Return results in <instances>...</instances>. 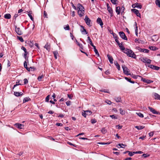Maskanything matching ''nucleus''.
<instances>
[{
	"instance_id": "nucleus-1",
	"label": "nucleus",
	"mask_w": 160,
	"mask_h": 160,
	"mask_svg": "<svg viewBox=\"0 0 160 160\" xmlns=\"http://www.w3.org/2000/svg\"><path fill=\"white\" fill-rule=\"evenodd\" d=\"M123 52L126 54L129 57L132 58L134 59L136 58V55L133 52V51L129 49L125 48L124 50H123Z\"/></svg>"
},
{
	"instance_id": "nucleus-2",
	"label": "nucleus",
	"mask_w": 160,
	"mask_h": 160,
	"mask_svg": "<svg viewBox=\"0 0 160 160\" xmlns=\"http://www.w3.org/2000/svg\"><path fill=\"white\" fill-rule=\"evenodd\" d=\"M142 61L144 63L150 64L151 63V60L147 58H144V57H142L140 58Z\"/></svg>"
},
{
	"instance_id": "nucleus-3",
	"label": "nucleus",
	"mask_w": 160,
	"mask_h": 160,
	"mask_svg": "<svg viewBox=\"0 0 160 160\" xmlns=\"http://www.w3.org/2000/svg\"><path fill=\"white\" fill-rule=\"evenodd\" d=\"M92 113L90 110L84 111V112H82V115L84 117H86V115H90Z\"/></svg>"
},
{
	"instance_id": "nucleus-4",
	"label": "nucleus",
	"mask_w": 160,
	"mask_h": 160,
	"mask_svg": "<svg viewBox=\"0 0 160 160\" xmlns=\"http://www.w3.org/2000/svg\"><path fill=\"white\" fill-rule=\"evenodd\" d=\"M122 68L123 69V72L125 74L127 75L131 74L130 73H129V70L125 66H122Z\"/></svg>"
},
{
	"instance_id": "nucleus-5",
	"label": "nucleus",
	"mask_w": 160,
	"mask_h": 160,
	"mask_svg": "<svg viewBox=\"0 0 160 160\" xmlns=\"http://www.w3.org/2000/svg\"><path fill=\"white\" fill-rule=\"evenodd\" d=\"M119 34L122 39L127 40L128 38L124 33L123 32H119Z\"/></svg>"
},
{
	"instance_id": "nucleus-6",
	"label": "nucleus",
	"mask_w": 160,
	"mask_h": 160,
	"mask_svg": "<svg viewBox=\"0 0 160 160\" xmlns=\"http://www.w3.org/2000/svg\"><path fill=\"white\" fill-rule=\"evenodd\" d=\"M84 20L85 22L89 26H91L90 25V22L91 21V20L88 18L87 16L86 15L85 17V18L84 19Z\"/></svg>"
},
{
	"instance_id": "nucleus-7",
	"label": "nucleus",
	"mask_w": 160,
	"mask_h": 160,
	"mask_svg": "<svg viewBox=\"0 0 160 160\" xmlns=\"http://www.w3.org/2000/svg\"><path fill=\"white\" fill-rule=\"evenodd\" d=\"M115 41L116 42H117V43L118 44V45L119 46V47L122 50H124L125 49V48L124 47V46L122 45V43H121L119 42L118 40V39H116L115 40Z\"/></svg>"
},
{
	"instance_id": "nucleus-8",
	"label": "nucleus",
	"mask_w": 160,
	"mask_h": 160,
	"mask_svg": "<svg viewBox=\"0 0 160 160\" xmlns=\"http://www.w3.org/2000/svg\"><path fill=\"white\" fill-rule=\"evenodd\" d=\"M132 11L133 12L135 13V14L138 16L140 18L141 17V15L139 12L138 10L135 9H131Z\"/></svg>"
},
{
	"instance_id": "nucleus-9",
	"label": "nucleus",
	"mask_w": 160,
	"mask_h": 160,
	"mask_svg": "<svg viewBox=\"0 0 160 160\" xmlns=\"http://www.w3.org/2000/svg\"><path fill=\"white\" fill-rule=\"evenodd\" d=\"M77 7L78 10H80L82 11L83 12H85L84 8L82 5L79 3L77 5Z\"/></svg>"
},
{
	"instance_id": "nucleus-10",
	"label": "nucleus",
	"mask_w": 160,
	"mask_h": 160,
	"mask_svg": "<svg viewBox=\"0 0 160 160\" xmlns=\"http://www.w3.org/2000/svg\"><path fill=\"white\" fill-rule=\"evenodd\" d=\"M14 126L19 129H21L23 128L24 125L19 123H16L14 125Z\"/></svg>"
},
{
	"instance_id": "nucleus-11",
	"label": "nucleus",
	"mask_w": 160,
	"mask_h": 160,
	"mask_svg": "<svg viewBox=\"0 0 160 160\" xmlns=\"http://www.w3.org/2000/svg\"><path fill=\"white\" fill-rule=\"evenodd\" d=\"M15 31L18 35H20L22 34V32L20 30V28H17L16 26H15Z\"/></svg>"
},
{
	"instance_id": "nucleus-12",
	"label": "nucleus",
	"mask_w": 160,
	"mask_h": 160,
	"mask_svg": "<svg viewBox=\"0 0 160 160\" xmlns=\"http://www.w3.org/2000/svg\"><path fill=\"white\" fill-rule=\"evenodd\" d=\"M148 108L150 111L152 112L154 114H158V112L152 108L150 107H148Z\"/></svg>"
},
{
	"instance_id": "nucleus-13",
	"label": "nucleus",
	"mask_w": 160,
	"mask_h": 160,
	"mask_svg": "<svg viewBox=\"0 0 160 160\" xmlns=\"http://www.w3.org/2000/svg\"><path fill=\"white\" fill-rule=\"evenodd\" d=\"M141 80L143 81L144 82L147 83H150L151 82H153V81H151L150 80H148L145 78H142L141 79Z\"/></svg>"
},
{
	"instance_id": "nucleus-14",
	"label": "nucleus",
	"mask_w": 160,
	"mask_h": 160,
	"mask_svg": "<svg viewBox=\"0 0 160 160\" xmlns=\"http://www.w3.org/2000/svg\"><path fill=\"white\" fill-rule=\"evenodd\" d=\"M153 97L155 99L160 100V95L156 93H154Z\"/></svg>"
},
{
	"instance_id": "nucleus-15",
	"label": "nucleus",
	"mask_w": 160,
	"mask_h": 160,
	"mask_svg": "<svg viewBox=\"0 0 160 160\" xmlns=\"http://www.w3.org/2000/svg\"><path fill=\"white\" fill-rule=\"evenodd\" d=\"M97 22L98 24H99L102 27L103 23L101 19L100 18H98L97 19Z\"/></svg>"
},
{
	"instance_id": "nucleus-16",
	"label": "nucleus",
	"mask_w": 160,
	"mask_h": 160,
	"mask_svg": "<svg viewBox=\"0 0 160 160\" xmlns=\"http://www.w3.org/2000/svg\"><path fill=\"white\" fill-rule=\"evenodd\" d=\"M14 94L16 96L19 97L22 96L23 94V93L22 92H14Z\"/></svg>"
},
{
	"instance_id": "nucleus-17",
	"label": "nucleus",
	"mask_w": 160,
	"mask_h": 160,
	"mask_svg": "<svg viewBox=\"0 0 160 160\" xmlns=\"http://www.w3.org/2000/svg\"><path fill=\"white\" fill-rule=\"evenodd\" d=\"M139 51L140 52H145V53H148L149 52V50L148 49H142L140 48L139 49Z\"/></svg>"
},
{
	"instance_id": "nucleus-18",
	"label": "nucleus",
	"mask_w": 160,
	"mask_h": 160,
	"mask_svg": "<svg viewBox=\"0 0 160 160\" xmlns=\"http://www.w3.org/2000/svg\"><path fill=\"white\" fill-rule=\"evenodd\" d=\"M44 48L46 49L49 51L50 50V45L48 44V43H47L44 46Z\"/></svg>"
},
{
	"instance_id": "nucleus-19",
	"label": "nucleus",
	"mask_w": 160,
	"mask_h": 160,
	"mask_svg": "<svg viewBox=\"0 0 160 160\" xmlns=\"http://www.w3.org/2000/svg\"><path fill=\"white\" fill-rule=\"evenodd\" d=\"M120 7L119 6L117 7L116 8V12L118 15L120 14L121 12Z\"/></svg>"
},
{
	"instance_id": "nucleus-20",
	"label": "nucleus",
	"mask_w": 160,
	"mask_h": 160,
	"mask_svg": "<svg viewBox=\"0 0 160 160\" xmlns=\"http://www.w3.org/2000/svg\"><path fill=\"white\" fill-rule=\"evenodd\" d=\"M107 57H108V58L109 60L110 63L111 64H112L113 63V59L112 56L109 55V54H108L107 55Z\"/></svg>"
},
{
	"instance_id": "nucleus-21",
	"label": "nucleus",
	"mask_w": 160,
	"mask_h": 160,
	"mask_svg": "<svg viewBox=\"0 0 160 160\" xmlns=\"http://www.w3.org/2000/svg\"><path fill=\"white\" fill-rule=\"evenodd\" d=\"M20 81H22L21 80H17L16 82V84L14 85L13 88V89L14 88L16 87V86L19 85H22V84L21 83H19L20 82Z\"/></svg>"
},
{
	"instance_id": "nucleus-22",
	"label": "nucleus",
	"mask_w": 160,
	"mask_h": 160,
	"mask_svg": "<svg viewBox=\"0 0 160 160\" xmlns=\"http://www.w3.org/2000/svg\"><path fill=\"white\" fill-rule=\"evenodd\" d=\"M151 68L152 69L154 70H158L160 69V67L157 66H154L153 65H152V66H151Z\"/></svg>"
},
{
	"instance_id": "nucleus-23",
	"label": "nucleus",
	"mask_w": 160,
	"mask_h": 160,
	"mask_svg": "<svg viewBox=\"0 0 160 160\" xmlns=\"http://www.w3.org/2000/svg\"><path fill=\"white\" fill-rule=\"evenodd\" d=\"M4 18L7 19H10L11 18V15L9 13H7L4 15Z\"/></svg>"
},
{
	"instance_id": "nucleus-24",
	"label": "nucleus",
	"mask_w": 160,
	"mask_h": 160,
	"mask_svg": "<svg viewBox=\"0 0 160 160\" xmlns=\"http://www.w3.org/2000/svg\"><path fill=\"white\" fill-rule=\"evenodd\" d=\"M54 57L56 59L57 58V56L58 55V53L57 51H55L53 52Z\"/></svg>"
},
{
	"instance_id": "nucleus-25",
	"label": "nucleus",
	"mask_w": 160,
	"mask_h": 160,
	"mask_svg": "<svg viewBox=\"0 0 160 160\" xmlns=\"http://www.w3.org/2000/svg\"><path fill=\"white\" fill-rule=\"evenodd\" d=\"M76 43L77 44V45L79 46V47L81 48V49H83V46L82 44L80 43L76 39Z\"/></svg>"
},
{
	"instance_id": "nucleus-26",
	"label": "nucleus",
	"mask_w": 160,
	"mask_h": 160,
	"mask_svg": "<svg viewBox=\"0 0 160 160\" xmlns=\"http://www.w3.org/2000/svg\"><path fill=\"white\" fill-rule=\"evenodd\" d=\"M78 14L80 17H82L84 13L85 12H83L82 11H80V10H78Z\"/></svg>"
},
{
	"instance_id": "nucleus-27",
	"label": "nucleus",
	"mask_w": 160,
	"mask_h": 160,
	"mask_svg": "<svg viewBox=\"0 0 160 160\" xmlns=\"http://www.w3.org/2000/svg\"><path fill=\"white\" fill-rule=\"evenodd\" d=\"M44 77V76L42 74L40 76H39L37 79L39 81H42V79Z\"/></svg>"
},
{
	"instance_id": "nucleus-28",
	"label": "nucleus",
	"mask_w": 160,
	"mask_h": 160,
	"mask_svg": "<svg viewBox=\"0 0 160 160\" xmlns=\"http://www.w3.org/2000/svg\"><path fill=\"white\" fill-rule=\"evenodd\" d=\"M135 128H137L138 130H140L142 129L143 128H144L145 127H143L142 126H136L135 127Z\"/></svg>"
},
{
	"instance_id": "nucleus-29",
	"label": "nucleus",
	"mask_w": 160,
	"mask_h": 160,
	"mask_svg": "<svg viewBox=\"0 0 160 160\" xmlns=\"http://www.w3.org/2000/svg\"><path fill=\"white\" fill-rule=\"evenodd\" d=\"M125 78L126 80H127V81L130 82L131 83H134V82L133 81H132L131 80V79L130 78H129L127 77H125Z\"/></svg>"
},
{
	"instance_id": "nucleus-30",
	"label": "nucleus",
	"mask_w": 160,
	"mask_h": 160,
	"mask_svg": "<svg viewBox=\"0 0 160 160\" xmlns=\"http://www.w3.org/2000/svg\"><path fill=\"white\" fill-rule=\"evenodd\" d=\"M114 64L116 66L117 68L119 70H120V66L117 61L114 62Z\"/></svg>"
},
{
	"instance_id": "nucleus-31",
	"label": "nucleus",
	"mask_w": 160,
	"mask_h": 160,
	"mask_svg": "<svg viewBox=\"0 0 160 160\" xmlns=\"http://www.w3.org/2000/svg\"><path fill=\"white\" fill-rule=\"evenodd\" d=\"M135 7L140 9H141L142 8V5L137 2L135 3Z\"/></svg>"
},
{
	"instance_id": "nucleus-32",
	"label": "nucleus",
	"mask_w": 160,
	"mask_h": 160,
	"mask_svg": "<svg viewBox=\"0 0 160 160\" xmlns=\"http://www.w3.org/2000/svg\"><path fill=\"white\" fill-rule=\"evenodd\" d=\"M135 26H136L135 29V33H136V35L137 36L138 34V26H137V23L136 22H135Z\"/></svg>"
},
{
	"instance_id": "nucleus-33",
	"label": "nucleus",
	"mask_w": 160,
	"mask_h": 160,
	"mask_svg": "<svg viewBox=\"0 0 160 160\" xmlns=\"http://www.w3.org/2000/svg\"><path fill=\"white\" fill-rule=\"evenodd\" d=\"M155 3L159 8H160V0H156Z\"/></svg>"
},
{
	"instance_id": "nucleus-34",
	"label": "nucleus",
	"mask_w": 160,
	"mask_h": 160,
	"mask_svg": "<svg viewBox=\"0 0 160 160\" xmlns=\"http://www.w3.org/2000/svg\"><path fill=\"white\" fill-rule=\"evenodd\" d=\"M81 27L83 28V30H81V31L82 32H84L85 34H87L88 32L86 31V30L84 28V27L83 26H81Z\"/></svg>"
},
{
	"instance_id": "nucleus-35",
	"label": "nucleus",
	"mask_w": 160,
	"mask_h": 160,
	"mask_svg": "<svg viewBox=\"0 0 160 160\" xmlns=\"http://www.w3.org/2000/svg\"><path fill=\"white\" fill-rule=\"evenodd\" d=\"M120 113L122 115H124L125 114V111L123 110L121 108H120L119 109Z\"/></svg>"
},
{
	"instance_id": "nucleus-36",
	"label": "nucleus",
	"mask_w": 160,
	"mask_h": 160,
	"mask_svg": "<svg viewBox=\"0 0 160 160\" xmlns=\"http://www.w3.org/2000/svg\"><path fill=\"white\" fill-rule=\"evenodd\" d=\"M149 48L151 50H156L158 49V48L154 46H151L149 47Z\"/></svg>"
},
{
	"instance_id": "nucleus-37",
	"label": "nucleus",
	"mask_w": 160,
	"mask_h": 160,
	"mask_svg": "<svg viewBox=\"0 0 160 160\" xmlns=\"http://www.w3.org/2000/svg\"><path fill=\"white\" fill-rule=\"evenodd\" d=\"M64 28L65 30H69L70 27L68 24L64 26Z\"/></svg>"
},
{
	"instance_id": "nucleus-38",
	"label": "nucleus",
	"mask_w": 160,
	"mask_h": 160,
	"mask_svg": "<svg viewBox=\"0 0 160 160\" xmlns=\"http://www.w3.org/2000/svg\"><path fill=\"white\" fill-rule=\"evenodd\" d=\"M88 40L89 41L88 42L91 45H93V43L92 42V40L90 39V37H88Z\"/></svg>"
},
{
	"instance_id": "nucleus-39",
	"label": "nucleus",
	"mask_w": 160,
	"mask_h": 160,
	"mask_svg": "<svg viewBox=\"0 0 160 160\" xmlns=\"http://www.w3.org/2000/svg\"><path fill=\"white\" fill-rule=\"evenodd\" d=\"M115 99L117 102H119L121 101V98L120 97L116 98Z\"/></svg>"
},
{
	"instance_id": "nucleus-40",
	"label": "nucleus",
	"mask_w": 160,
	"mask_h": 160,
	"mask_svg": "<svg viewBox=\"0 0 160 160\" xmlns=\"http://www.w3.org/2000/svg\"><path fill=\"white\" fill-rule=\"evenodd\" d=\"M17 38L21 42H23L24 41V40L21 37H19L17 36Z\"/></svg>"
},
{
	"instance_id": "nucleus-41",
	"label": "nucleus",
	"mask_w": 160,
	"mask_h": 160,
	"mask_svg": "<svg viewBox=\"0 0 160 160\" xmlns=\"http://www.w3.org/2000/svg\"><path fill=\"white\" fill-rule=\"evenodd\" d=\"M30 99V98H29V97H26L25 98H24L23 101V102H28L29 101V100Z\"/></svg>"
},
{
	"instance_id": "nucleus-42",
	"label": "nucleus",
	"mask_w": 160,
	"mask_h": 160,
	"mask_svg": "<svg viewBox=\"0 0 160 160\" xmlns=\"http://www.w3.org/2000/svg\"><path fill=\"white\" fill-rule=\"evenodd\" d=\"M136 114L140 118L143 117V115L141 112H137Z\"/></svg>"
},
{
	"instance_id": "nucleus-43",
	"label": "nucleus",
	"mask_w": 160,
	"mask_h": 160,
	"mask_svg": "<svg viewBox=\"0 0 160 160\" xmlns=\"http://www.w3.org/2000/svg\"><path fill=\"white\" fill-rule=\"evenodd\" d=\"M135 153V152H132L129 151V152H128V155L130 156H132Z\"/></svg>"
},
{
	"instance_id": "nucleus-44",
	"label": "nucleus",
	"mask_w": 160,
	"mask_h": 160,
	"mask_svg": "<svg viewBox=\"0 0 160 160\" xmlns=\"http://www.w3.org/2000/svg\"><path fill=\"white\" fill-rule=\"evenodd\" d=\"M101 132H102L103 134H104L105 133H106L107 132V131L106 129H105V128H102L101 130Z\"/></svg>"
},
{
	"instance_id": "nucleus-45",
	"label": "nucleus",
	"mask_w": 160,
	"mask_h": 160,
	"mask_svg": "<svg viewBox=\"0 0 160 160\" xmlns=\"http://www.w3.org/2000/svg\"><path fill=\"white\" fill-rule=\"evenodd\" d=\"M126 146V145H125L124 144H123L122 143H120L119 144H118V146H117V147L118 148H119V147H118V146H120L121 148H123L124 147H123L122 146Z\"/></svg>"
},
{
	"instance_id": "nucleus-46",
	"label": "nucleus",
	"mask_w": 160,
	"mask_h": 160,
	"mask_svg": "<svg viewBox=\"0 0 160 160\" xmlns=\"http://www.w3.org/2000/svg\"><path fill=\"white\" fill-rule=\"evenodd\" d=\"M50 95H48V96H47V97L46 98H45V101L46 102H48L49 100V98H50Z\"/></svg>"
},
{
	"instance_id": "nucleus-47",
	"label": "nucleus",
	"mask_w": 160,
	"mask_h": 160,
	"mask_svg": "<svg viewBox=\"0 0 160 160\" xmlns=\"http://www.w3.org/2000/svg\"><path fill=\"white\" fill-rule=\"evenodd\" d=\"M94 51L96 54V55H97L98 56H99V53L98 52V50L96 49V48L94 49Z\"/></svg>"
},
{
	"instance_id": "nucleus-48",
	"label": "nucleus",
	"mask_w": 160,
	"mask_h": 160,
	"mask_svg": "<svg viewBox=\"0 0 160 160\" xmlns=\"http://www.w3.org/2000/svg\"><path fill=\"white\" fill-rule=\"evenodd\" d=\"M23 81H24V84H26L28 82V80L27 78H25Z\"/></svg>"
},
{
	"instance_id": "nucleus-49",
	"label": "nucleus",
	"mask_w": 160,
	"mask_h": 160,
	"mask_svg": "<svg viewBox=\"0 0 160 160\" xmlns=\"http://www.w3.org/2000/svg\"><path fill=\"white\" fill-rule=\"evenodd\" d=\"M48 14L47 12L45 11H44L43 16L44 18H47Z\"/></svg>"
},
{
	"instance_id": "nucleus-50",
	"label": "nucleus",
	"mask_w": 160,
	"mask_h": 160,
	"mask_svg": "<svg viewBox=\"0 0 160 160\" xmlns=\"http://www.w3.org/2000/svg\"><path fill=\"white\" fill-rule=\"evenodd\" d=\"M110 143H108V142L105 143V142H102L98 143V144H102V145L108 144H109Z\"/></svg>"
},
{
	"instance_id": "nucleus-51",
	"label": "nucleus",
	"mask_w": 160,
	"mask_h": 160,
	"mask_svg": "<svg viewBox=\"0 0 160 160\" xmlns=\"http://www.w3.org/2000/svg\"><path fill=\"white\" fill-rule=\"evenodd\" d=\"M97 122V120L96 119H92L91 120V123L92 124H94L95 123Z\"/></svg>"
},
{
	"instance_id": "nucleus-52",
	"label": "nucleus",
	"mask_w": 160,
	"mask_h": 160,
	"mask_svg": "<svg viewBox=\"0 0 160 160\" xmlns=\"http://www.w3.org/2000/svg\"><path fill=\"white\" fill-rule=\"evenodd\" d=\"M107 9L109 12H113L112 8L110 7L107 8Z\"/></svg>"
},
{
	"instance_id": "nucleus-53",
	"label": "nucleus",
	"mask_w": 160,
	"mask_h": 160,
	"mask_svg": "<svg viewBox=\"0 0 160 160\" xmlns=\"http://www.w3.org/2000/svg\"><path fill=\"white\" fill-rule=\"evenodd\" d=\"M138 75H133V74H132V77L134 78H137L138 77Z\"/></svg>"
},
{
	"instance_id": "nucleus-54",
	"label": "nucleus",
	"mask_w": 160,
	"mask_h": 160,
	"mask_svg": "<svg viewBox=\"0 0 160 160\" xmlns=\"http://www.w3.org/2000/svg\"><path fill=\"white\" fill-rule=\"evenodd\" d=\"M117 0H111V2L113 4H116V2Z\"/></svg>"
},
{
	"instance_id": "nucleus-55",
	"label": "nucleus",
	"mask_w": 160,
	"mask_h": 160,
	"mask_svg": "<svg viewBox=\"0 0 160 160\" xmlns=\"http://www.w3.org/2000/svg\"><path fill=\"white\" fill-rule=\"evenodd\" d=\"M110 117L112 118H113L114 119H116L117 118L114 115H111L110 116Z\"/></svg>"
},
{
	"instance_id": "nucleus-56",
	"label": "nucleus",
	"mask_w": 160,
	"mask_h": 160,
	"mask_svg": "<svg viewBox=\"0 0 160 160\" xmlns=\"http://www.w3.org/2000/svg\"><path fill=\"white\" fill-rule=\"evenodd\" d=\"M101 91L102 92H106V93H109V91L108 90H106V89H103Z\"/></svg>"
},
{
	"instance_id": "nucleus-57",
	"label": "nucleus",
	"mask_w": 160,
	"mask_h": 160,
	"mask_svg": "<svg viewBox=\"0 0 160 160\" xmlns=\"http://www.w3.org/2000/svg\"><path fill=\"white\" fill-rule=\"evenodd\" d=\"M106 102L109 105H110L112 104L111 102L109 100H107L106 101Z\"/></svg>"
},
{
	"instance_id": "nucleus-58",
	"label": "nucleus",
	"mask_w": 160,
	"mask_h": 160,
	"mask_svg": "<svg viewBox=\"0 0 160 160\" xmlns=\"http://www.w3.org/2000/svg\"><path fill=\"white\" fill-rule=\"evenodd\" d=\"M56 125L58 126H62L63 124L61 123H57Z\"/></svg>"
},
{
	"instance_id": "nucleus-59",
	"label": "nucleus",
	"mask_w": 160,
	"mask_h": 160,
	"mask_svg": "<svg viewBox=\"0 0 160 160\" xmlns=\"http://www.w3.org/2000/svg\"><path fill=\"white\" fill-rule=\"evenodd\" d=\"M68 98H69L70 99H72V95L71 94H69L68 95Z\"/></svg>"
},
{
	"instance_id": "nucleus-60",
	"label": "nucleus",
	"mask_w": 160,
	"mask_h": 160,
	"mask_svg": "<svg viewBox=\"0 0 160 160\" xmlns=\"http://www.w3.org/2000/svg\"><path fill=\"white\" fill-rule=\"evenodd\" d=\"M116 127L118 128V129H120L122 128V126H120L119 125H116Z\"/></svg>"
},
{
	"instance_id": "nucleus-61",
	"label": "nucleus",
	"mask_w": 160,
	"mask_h": 160,
	"mask_svg": "<svg viewBox=\"0 0 160 160\" xmlns=\"http://www.w3.org/2000/svg\"><path fill=\"white\" fill-rule=\"evenodd\" d=\"M71 102L70 101H67L66 104L68 106H69L70 105Z\"/></svg>"
},
{
	"instance_id": "nucleus-62",
	"label": "nucleus",
	"mask_w": 160,
	"mask_h": 160,
	"mask_svg": "<svg viewBox=\"0 0 160 160\" xmlns=\"http://www.w3.org/2000/svg\"><path fill=\"white\" fill-rule=\"evenodd\" d=\"M145 136H142L141 137H140L139 138V139H141L142 140H143L145 138Z\"/></svg>"
},
{
	"instance_id": "nucleus-63",
	"label": "nucleus",
	"mask_w": 160,
	"mask_h": 160,
	"mask_svg": "<svg viewBox=\"0 0 160 160\" xmlns=\"http://www.w3.org/2000/svg\"><path fill=\"white\" fill-rule=\"evenodd\" d=\"M27 61H25L24 62V67H27Z\"/></svg>"
},
{
	"instance_id": "nucleus-64",
	"label": "nucleus",
	"mask_w": 160,
	"mask_h": 160,
	"mask_svg": "<svg viewBox=\"0 0 160 160\" xmlns=\"http://www.w3.org/2000/svg\"><path fill=\"white\" fill-rule=\"evenodd\" d=\"M11 65V63L10 61L9 60L8 61V63H7V66L8 67H9Z\"/></svg>"
}]
</instances>
